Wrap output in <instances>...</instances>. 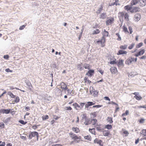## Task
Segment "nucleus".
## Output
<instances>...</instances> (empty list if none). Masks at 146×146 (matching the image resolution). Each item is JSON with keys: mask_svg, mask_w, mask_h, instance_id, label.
Segmentation results:
<instances>
[{"mask_svg": "<svg viewBox=\"0 0 146 146\" xmlns=\"http://www.w3.org/2000/svg\"><path fill=\"white\" fill-rule=\"evenodd\" d=\"M141 17V15L138 14H136L134 16V18L136 21H138L140 20Z\"/></svg>", "mask_w": 146, "mask_h": 146, "instance_id": "nucleus-16", "label": "nucleus"}, {"mask_svg": "<svg viewBox=\"0 0 146 146\" xmlns=\"http://www.w3.org/2000/svg\"><path fill=\"white\" fill-rule=\"evenodd\" d=\"M112 126L111 125H107L105 126V128H107L108 129H111Z\"/></svg>", "mask_w": 146, "mask_h": 146, "instance_id": "nucleus-29", "label": "nucleus"}, {"mask_svg": "<svg viewBox=\"0 0 146 146\" xmlns=\"http://www.w3.org/2000/svg\"><path fill=\"white\" fill-rule=\"evenodd\" d=\"M40 125H34L32 126V128L34 129H36L38 126H39Z\"/></svg>", "mask_w": 146, "mask_h": 146, "instance_id": "nucleus-50", "label": "nucleus"}, {"mask_svg": "<svg viewBox=\"0 0 146 146\" xmlns=\"http://www.w3.org/2000/svg\"><path fill=\"white\" fill-rule=\"evenodd\" d=\"M144 52L145 51L144 49H143L139 52L138 53L139 54V55H143L144 53Z\"/></svg>", "mask_w": 146, "mask_h": 146, "instance_id": "nucleus-38", "label": "nucleus"}, {"mask_svg": "<svg viewBox=\"0 0 146 146\" xmlns=\"http://www.w3.org/2000/svg\"><path fill=\"white\" fill-rule=\"evenodd\" d=\"M15 112V111L13 109H1L0 110V113H5L8 114L9 113H11L12 115H14Z\"/></svg>", "mask_w": 146, "mask_h": 146, "instance_id": "nucleus-4", "label": "nucleus"}, {"mask_svg": "<svg viewBox=\"0 0 146 146\" xmlns=\"http://www.w3.org/2000/svg\"><path fill=\"white\" fill-rule=\"evenodd\" d=\"M27 85L29 86H31L32 87V85L30 82H28L27 83Z\"/></svg>", "mask_w": 146, "mask_h": 146, "instance_id": "nucleus-61", "label": "nucleus"}, {"mask_svg": "<svg viewBox=\"0 0 146 146\" xmlns=\"http://www.w3.org/2000/svg\"><path fill=\"white\" fill-rule=\"evenodd\" d=\"M123 61L122 60H119V66H123L124 64H123Z\"/></svg>", "mask_w": 146, "mask_h": 146, "instance_id": "nucleus-33", "label": "nucleus"}, {"mask_svg": "<svg viewBox=\"0 0 146 146\" xmlns=\"http://www.w3.org/2000/svg\"><path fill=\"white\" fill-rule=\"evenodd\" d=\"M94 70H89L86 74L90 76H92L94 73Z\"/></svg>", "mask_w": 146, "mask_h": 146, "instance_id": "nucleus-14", "label": "nucleus"}, {"mask_svg": "<svg viewBox=\"0 0 146 146\" xmlns=\"http://www.w3.org/2000/svg\"><path fill=\"white\" fill-rule=\"evenodd\" d=\"M138 108H143L145 109L146 110V105L144 106H138Z\"/></svg>", "mask_w": 146, "mask_h": 146, "instance_id": "nucleus-57", "label": "nucleus"}, {"mask_svg": "<svg viewBox=\"0 0 146 146\" xmlns=\"http://www.w3.org/2000/svg\"><path fill=\"white\" fill-rule=\"evenodd\" d=\"M123 30L126 33H129V31H128L127 28L126 27H125L124 26L123 27Z\"/></svg>", "mask_w": 146, "mask_h": 146, "instance_id": "nucleus-43", "label": "nucleus"}, {"mask_svg": "<svg viewBox=\"0 0 146 146\" xmlns=\"http://www.w3.org/2000/svg\"><path fill=\"white\" fill-rule=\"evenodd\" d=\"M85 104V103L80 102V105H79L76 102H75L72 104L75 109L77 110H81L83 108L84 105Z\"/></svg>", "mask_w": 146, "mask_h": 146, "instance_id": "nucleus-3", "label": "nucleus"}, {"mask_svg": "<svg viewBox=\"0 0 146 146\" xmlns=\"http://www.w3.org/2000/svg\"><path fill=\"white\" fill-rule=\"evenodd\" d=\"M130 31V33L131 34L133 32L132 28L131 27H128Z\"/></svg>", "mask_w": 146, "mask_h": 146, "instance_id": "nucleus-55", "label": "nucleus"}, {"mask_svg": "<svg viewBox=\"0 0 146 146\" xmlns=\"http://www.w3.org/2000/svg\"><path fill=\"white\" fill-rule=\"evenodd\" d=\"M52 146H63V145L60 144H56L53 145Z\"/></svg>", "mask_w": 146, "mask_h": 146, "instance_id": "nucleus-64", "label": "nucleus"}, {"mask_svg": "<svg viewBox=\"0 0 146 146\" xmlns=\"http://www.w3.org/2000/svg\"><path fill=\"white\" fill-rule=\"evenodd\" d=\"M19 123H21V124H22L23 125H25L27 123V121H24L23 120H19Z\"/></svg>", "mask_w": 146, "mask_h": 146, "instance_id": "nucleus-36", "label": "nucleus"}, {"mask_svg": "<svg viewBox=\"0 0 146 146\" xmlns=\"http://www.w3.org/2000/svg\"><path fill=\"white\" fill-rule=\"evenodd\" d=\"M102 106V105H95L94 106H93V108H100Z\"/></svg>", "mask_w": 146, "mask_h": 146, "instance_id": "nucleus-53", "label": "nucleus"}, {"mask_svg": "<svg viewBox=\"0 0 146 146\" xmlns=\"http://www.w3.org/2000/svg\"><path fill=\"white\" fill-rule=\"evenodd\" d=\"M105 15L104 13H102L100 15V19H104L105 18Z\"/></svg>", "mask_w": 146, "mask_h": 146, "instance_id": "nucleus-47", "label": "nucleus"}, {"mask_svg": "<svg viewBox=\"0 0 146 146\" xmlns=\"http://www.w3.org/2000/svg\"><path fill=\"white\" fill-rule=\"evenodd\" d=\"M106 42V38L104 37H102L101 39L98 40L97 42V43L100 42L101 44V47H103L105 46V43Z\"/></svg>", "mask_w": 146, "mask_h": 146, "instance_id": "nucleus-9", "label": "nucleus"}, {"mask_svg": "<svg viewBox=\"0 0 146 146\" xmlns=\"http://www.w3.org/2000/svg\"><path fill=\"white\" fill-rule=\"evenodd\" d=\"M135 45V44L133 43H132L131 44V45L128 46V48L129 49H132L134 46Z\"/></svg>", "mask_w": 146, "mask_h": 146, "instance_id": "nucleus-45", "label": "nucleus"}, {"mask_svg": "<svg viewBox=\"0 0 146 146\" xmlns=\"http://www.w3.org/2000/svg\"><path fill=\"white\" fill-rule=\"evenodd\" d=\"M82 118L85 119V121L84 123L85 125H88L91 123V120L90 119L87 118L86 114L83 115Z\"/></svg>", "mask_w": 146, "mask_h": 146, "instance_id": "nucleus-7", "label": "nucleus"}, {"mask_svg": "<svg viewBox=\"0 0 146 146\" xmlns=\"http://www.w3.org/2000/svg\"><path fill=\"white\" fill-rule=\"evenodd\" d=\"M97 113V111L91 113L90 115H91L93 116V117H96V116Z\"/></svg>", "mask_w": 146, "mask_h": 146, "instance_id": "nucleus-32", "label": "nucleus"}, {"mask_svg": "<svg viewBox=\"0 0 146 146\" xmlns=\"http://www.w3.org/2000/svg\"><path fill=\"white\" fill-rule=\"evenodd\" d=\"M8 95L11 98H15V100L13 102V104H15V103H17L19 102L20 101V98L18 96H17L16 97L14 95L13 93L11 92H9L7 93Z\"/></svg>", "mask_w": 146, "mask_h": 146, "instance_id": "nucleus-5", "label": "nucleus"}, {"mask_svg": "<svg viewBox=\"0 0 146 146\" xmlns=\"http://www.w3.org/2000/svg\"><path fill=\"white\" fill-rule=\"evenodd\" d=\"M143 44V43L142 42H140L136 45V47L137 48H139L142 46Z\"/></svg>", "mask_w": 146, "mask_h": 146, "instance_id": "nucleus-42", "label": "nucleus"}, {"mask_svg": "<svg viewBox=\"0 0 146 146\" xmlns=\"http://www.w3.org/2000/svg\"><path fill=\"white\" fill-rule=\"evenodd\" d=\"M127 46L126 45H124V46H120L121 48L123 49H125L126 48Z\"/></svg>", "mask_w": 146, "mask_h": 146, "instance_id": "nucleus-48", "label": "nucleus"}, {"mask_svg": "<svg viewBox=\"0 0 146 146\" xmlns=\"http://www.w3.org/2000/svg\"><path fill=\"white\" fill-rule=\"evenodd\" d=\"M95 103H93L92 102H87V103L85 105V108H88L89 106H91L92 105H94Z\"/></svg>", "mask_w": 146, "mask_h": 146, "instance_id": "nucleus-15", "label": "nucleus"}, {"mask_svg": "<svg viewBox=\"0 0 146 146\" xmlns=\"http://www.w3.org/2000/svg\"><path fill=\"white\" fill-rule=\"evenodd\" d=\"M100 33V31L99 29H97L93 31L92 34L93 35H96L99 33Z\"/></svg>", "mask_w": 146, "mask_h": 146, "instance_id": "nucleus-22", "label": "nucleus"}, {"mask_svg": "<svg viewBox=\"0 0 146 146\" xmlns=\"http://www.w3.org/2000/svg\"><path fill=\"white\" fill-rule=\"evenodd\" d=\"M69 135L71 139L74 140L70 142L69 144L70 145L74 144V142L79 143L81 141L82 139L81 136H78L72 132L69 133Z\"/></svg>", "mask_w": 146, "mask_h": 146, "instance_id": "nucleus-1", "label": "nucleus"}, {"mask_svg": "<svg viewBox=\"0 0 146 146\" xmlns=\"http://www.w3.org/2000/svg\"><path fill=\"white\" fill-rule=\"evenodd\" d=\"M127 52L125 51H124L123 50H119V54H126L127 53Z\"/></svg>", "mask_w": 146, "mask_h": 146, "instance_id": "nucleus-34", "label": "nucleus"}, {"mask_svg": "<svg viewBox=\"0 0 146 146\" xmlns=\"http://www.w3.org/2000/svg\"><path fill=\"white\" fill-rule=\"evenodd\" d=\"M91 120V123H92L93 125L94 126L96 125L97 124V120L96 119H92Z\"/></svg>", "mask_w": 146, "mask_h": 146, "instance_id": "nucleus-21", "label": "nucleus"}, {"mask_svg": "<svg viewBox=\"0 0 146 146\" xmlns=\"http://www.w3.org/2000/svg\"><path fill=\"white\" fill-rule=\"evenodd\" d=\"M67 85L64 82H62L61 84V88L64 90H66Z\"/></svg>", "mask_w": 146, "mask_h": 146, "instance_id": "nucleus-19", "label": "nucleus"}, {"mask_svg": "<svg viewBox=\"0 0 146 146\" xmlns=\"http://www.w3.org/2000/svg\"><path fill=\"white\" fill-rule=\"evenodd\" d=\"M65 110L71 111L72 110V108L70 107H66L64 108Z\"/></svg>", "mask_w": 146, "mask_h": 146, "instance_id": "nucleus-35", "label": "nucleus"}, {"mask_svg": "<svg viewBox=\"0 0 146 146\" xmlns=\"http://www.w3.org/2000/svg\"><path fill=\"white\" fill-rule=\"evenodd\" d=\"M141 134L143 135L144 136L146 135V129H143L142 131V132L141 133Z\"/></svg>", "mask_w": 146, "mask_h": 146, "instance_id": "nucleus-39", "label": "nucleus"}, {"mask_svg": "<svg viewBox=\"0 0 146 146\" xmlns=\"http://www.w3.org/2000/svg\"><path fill=\"white\" fill-rule=\"evenodd\" d=\"M26 25H23L22 26H21L20 27L19 29L20 30H23L24 29V28L25 27Z\"/></svg>", "mask_w": 146, "mask_h": 146, "instance_id": "nucleus-49", "label": "nucleus"}, {"mask_svg": "<svg viewBox=\"0 0 146 146\" xmlns=\"http://www.w3.org/2000/svg\"><path fill=\"white\" fill-rule=\"evenodd\" d=\"M72 129L73 131L76 133H78L80 131V130L79 128L77 127H72Z\"/></svg>", "mask_w": 146, "mask_h": 146, "instance_id": "nucleus-18", "label": "nucleus"}, {"mask_svg": "<svg viewBox=\"0 0 146 146\" xmlns=\"http://www.w3.org/2000/svg\"><path fill=\"white\" fill-rule=\"evenodd\" d=\"M116 63V59H114L113 60L111 61L110 63L111 64H115Z\"/></svg>", "mask_w": 146, "mask_h": 146, "instance_id": "nucleus-44", "label": "nucleus"}, {"mask_svg": "<svg viewBox=\"0 0 146 146\" xmlns=\"http://www.w3.org/2000/svg\"><path fill=\"white\" fill-rule=\"evenodd\" d=\"M110 132L109 131H104L103 132V134L105 136H108L110 134Z\"/></svg>", "mask_w": 146, "mask_h": 146, "instance_id": "nucleus-24", "label": "nucleus"}, {"mask_svg": "<svg viewBox=\"0 0 146 146\" xmlns=\"http://www.w3.org/2000/svg\"><path fill=\"white\" fill-rule=\"evenodd\" d=\"M0 127L1 128H3L5 127V125L3 122H0Z\"/></svg>", "mask_w": 146, "mask_h": 146, "instance_id": "nucleus-46", "label": "nucleus"}, {"mask_svg": "<svg viewBox=\"0 0 146 146\" xmlns=\"http://www.w3.org/2000/svg\"><path fill=\"white\" fill-rule=\"evenodd\" d=\"M84 67L85 69H89L90 68V66L89 64H85L84 65Z\"/></svg>", "mask_w": 146, "mask_h": 146, "instance_id": "nucleus-27", "label": "nucleus"}, {"mask_svg": "<svg viewBox=\"0 0 146 146\" xmlns=\"http://www.w3.org/2000/svg\"><path fill=\"white\" fill-rule=\"evenodd\" d=\"M107 121L108 122L110 123H111L113 122L112 118L110 117H108L107 119Z\"/></svg>", "mask_w": 146, "mask_h": 146, "instance_id": "nucleus-23", "label": "nucleus"}, {"mask_svg": "<svg viewBox=\"0 0 146 146\" xmlns=\"http://www.w3.org/2000/svg\"><path fill=\"white\" fill-rule=\"evenodd\" d=\"M122 131L123 132V133L125 134V136H127L129 134V133L128 132V131L125 130L124 129H122Z\"/></svg>", "mask_w": 146, "mask_h": 146, "instance_id": "nucleus-31", "label": "nucleus"}, {"mask_svg": "<svg viewBox=\"0 0 146 146\" xmlns=\"http://www.w3.org/2000/svg\"><path fill=\"white\" fill-rule=\"evenodd\" d=\"M68 94H71L72 93V91H71L69 89L67 90Z\"/></svg>", "mask_w": 146, "mask_h": 146, "instance_id": "nucleus-63", "label": "nucleus"}, {"mask_svg": "<svg viewBox=\"0 0 146 146\" xmlns=\"http://www.w3.org/2000/svg\"><path fill=\"white\" fill-rule=\"evenodd\" d=\"M82 64H78V68H79V69L80 70H81L82 69Z\"/></svg>", "mask_w": 146, "mask_h": 146, "instance_id": "nucleus-51", "label": "nucleus"}, {"mask_svg": "<svg viewBox=\"0 0 146 146\" xmlns=\"http://www.w3.org/2000/svg\"><path fill=\"white\" fill-rule=\"evenodd\" d=\"M104 99L107 100H108L109 101H110V99L107 96H105L104 97Z\"/></svg>", "mask_w": 146, "mask_h": 146, "instance_id": "nucleus-62", "label": "nucleus"}, {"mask_svg": "<svg viewBox=\"0 0 146 146\" xmlns=\"http://www.w3.org/2000/svg\"><path fill=\"white\" fill-rule=\"evenodd\" d=\"M129 114V111H128V110H126V112H125V113H123V114H122V116H124L125 115H127L128 114Z\"/></svg>", "mask_w": 146, "mask_h": 146, "instance_id": "nucleus-52", "label": "nucleus"}, {"mask_svg": "<svg viewBox=\"0 0 146 146\" xmlns=\"http://www.w3.org/2000/svg\"><path fill=\"white\" fill-rule=\"evenodd\" d=\"M134 97L138 100H141L142 98V97L140 96H135Z\"/></svg>", "mask_w": 146, "mask_h": 146, "instance_id": "nucleus-30", "label": "nucleus"}, {"mask_svg": "<svg viewBox=\"0 0 146 146\" xmlns=\"http://www.w3.org/2000/svg\"><path fill=\"white\" fill-rule=\"evenodd\" d=\"M146 4V0H139V5L141 6H144Z\"/></svg>", "mask_w": 146, "mask_h": 146, "instance_id": "nucleus-12", "label": "nucleus"}, {"mask_svg": "<svg viewBox=\"0 0 146 146\" xmlns=\"http://www.w3.org/2000/svg\"><path fill=\"white\" fill-rule=\"evenodd\" d=\"M89 130L92 134L94 135L95 134L96 132L95 129L94 128H93L92 129H89Z\"/></svg>", "mask_w": 146, "mask_h": 146, "instance_id": "nucleus-25", "label": "nucleus"}, {"mask_svg": "<svg viewBox=\"0 0 146 146\" xmlns=\"http://www.w3.org/2000/svg\"><path fill=\"white\" fill-rule=\"evenodd\" d=\"M54 118L55 120H57L60 118V117L56 116V115H54Z\"/></svg>", "mask_w": 146, "mask_h": 146, "instance_id": "nucleus-58", "label": "nucleus"}, {"mask_svg": "<svg viewBox=\"0 0 146 146\" xmlns=\"http://www.w3.org/2000/svg\"><path fill=\"white\" fill-rule=\"evenodd\" d=\"M132 62L131 59H128L126 61L125 63L128 64H129L131 63Z\"/></svg>", "mask_w": 146, "mask_h": 146, "instance_id": "nucleus-40", "label": "nucleus"}, {"mask_svg": "<svg viewBox=\"0 0 146 146\" xmlns=\"http://www.w3.org/2000/svg\"><path fill=\"white\" fill-rule=\"evenodd\" d=\"M114 21V19L113 18H111L108 19H107L106 21V24L107 25L111 24Z\"/></svg>", "mask_w": 146, "mask_h": 146, "instance_id": "nucleus-11", "label": "nucleus"}, {"mask_svg": "<svg viewBox=\"0 0 146 146\" xmlns=\"http://www.w3.org/2000/svg\"><path fill=\"white\" fill-rule=\"evenodd\" d=\"M125 9L127 11H129L132 13H135L139 11V9L138 7H132L131 5H127L125 7Z\"/></svg>", "mask_w": 146, "mask_h": 146, "instance_id": "nucleus-2", "label": "nucleus"}, {"mask_svg": "<svg viewBox=\"0 0 146 146\" xmlns=\"http://www.w3.org/2000/svg\"><path fill=\"white\" fill-rule=\"evenodd\" d=\"M84 138L85 139H87L89 141H91L92 139V137L90 135H88L86 136H85L84 137Z\"/></svg>", "mask_w": 146, "mask_h": 146, "instance_id": "nucleus-26", "label": "nucleus"}, {"mask_svg": "<svg viewBox=\"0 0 146 146\" xmlns=\"http://www.w3.org/2000/svg\"><path fill=\"white\" fill-rule=\"evenodd\" d=\"M131 59L132 61H135V62H136V61L137 60V58H131Z\"/></svg>", "mask_w": 146, "mask_h": 146, "instance_id": "nucleus-59", "label": "nucleus"}, {"mask_svg": "<svg viewBox=\"0 0 146 146\" xmlns=\"http://www.w3.org/2000/svg\"><path fill=\"white\" fill-rule=\"evenodd\" d=\"M100 140L98 138H96L94 141V143H97Z\"/></svg>", "mask_w": 146, "mask_h": 146, "instance_id": "nucleus-54", "label": "nucleus"}, {"mask_svg": "<svg viewBox=\"0 0 146 146\" xmlns=\"http://www.w3.org/2000/svg\"><path fill=\"white\" fill-rule=\"evenodd\" d=\"M120 15L122 16V17H125V19L126 20V21H128L129 20V16L127 13H120Z\"/></svg>", "mask_w": 146, "mask_h": 146, "instance_id": "nucleus-10", "label": "nucleus"}, {"mask_svg": "<svg viewBox=\"0 0 146 146\" xmlns=\"http://www.w3.org/2000/svg\"><path fill=\"white\" fill-rule=\"evenodd\" d=\"M103 10V7L102 5L101 6V7L99 8V9L98 10L97 13H100L101 11H102Z\"/></svg>", "mask_w": 146, "mask_h": 146, "instance_id": "nucleus-41", "label": "nucleus"}, {"mask_svg": "<svg viewBox=\"0 0 146 146\" xmlns=\"http://www.w3.org/2000/svg\"><path fill=\"white\" fill-rule=\"evenodd\" d=\"M35 136H36L37 137V140H38L39 137L38 133L36 131L31 132L29 135V138L30 139H31L33 137H34Z\"/></svg>", "mask_w": 146, "mask_h": 146, "instance_id": "nucleus-6", "label": "nucleus"}, {"mask_svg": "<svg viewBox=\"0 0 146 146\" xmlns=\"http://www.w3.org/2000/svg\"><path fill=\"white\" fill-rule=\"evenodd\" d=\"M90 92L91 94H93V96L94 97L97 96L98 95V92L95 90L93 87L90 86Z\"/></svg>", "mask_w": 146, "mask_h": 146, "instance_id": "nucleus-8", "label": "nucleus"}, {"mask_svg": "<svg viewBox=\"0 0 146 146\" xmlns=\"http://www.w3.org/2000/svg\"><path fill=\"white\" fill-rule=\"evenodd\" d=\"M133 73L132 72L128 73V75L129 77L130 78H132L133 77L135 76V74H133Z\"/></svg>", "mask_w": 146, "mask_h": 146, "instance_id": "nucleus-37", "label": "nucleus"}, {"mask_svg": "<svg viewBox=\"0 0 146 146\" xmlns=\"http://www.w3.org/2000/svg\"><path fill=\"white\" fill-rule=\"evenodd\" d=\"M9 56L8 55H5L4 56L3 58H4L7 59L9 58Z\"/></svg>", "mask_w": 146, "mask_h": 146, "instance_id": "nucleus-60", "label": "nucleus"}, {"mask_svg": "<svg viewBox=\"0 0 146 146\" xmlns=\"http://www.w3.org/2000/svg\"><path fill=\"white\" fill-rule=\"evenodd\" d=\"M102 140H100L97 143V144H99L100 146H103V145L102 143Z\"/></svg>", "mask_w": 146, "mask_h": 146, "instance_id": "nucleus-56", "label": "nucleus"}, {"mask_svg": "<svg viewBox=\"0 0 146 146\" xmlns=\"http://www.w3.org/2000/svg\"><path fill=\"white\" fill-rule=\"evenodd\" d=\"M102 34L103 35L102 37H105V36H108L109 33L108 31H106L104 29V31L102 33Z\"/></svg>", "mask_w": 146, "mask_h": 146, "instance_id": "nucleus-20", "label": "nucleus"}, {"mask_svg": "<svg viewBox=\"0 0 146 146\" xmlns=\"http://www.w3.org/2000/svg\"><path fill=\"white\" fill-rule=\"evenodd\" d=\"M42 118L43 120H45L49 118V116L48 115H43L42 116Z\"/></svg>", "mask_w": 146, "mask_h": 146, "instance_id": "nucleus-28", "label": "nucleus"}, {"mask_svg": "<svg viewBox=\"0 0 146 146\" xmlns=\"http://www.w3.org/2000/svg\"><path fill=\"white\" fill-rule=\"evenodd\" d=\"M110 70L112 74H115L117 72V70L115 67H112L110 68Z\"/></svg>", "mask_w": 146, "mask_h": 146, "instance_id": "nucleus-13", "label": "nucleus"}, {"mask_svg": "<svg viewBox=\"0 0 146 146\" xmlns=\"http://www.w3.org/2000/svg\"><path fill=\"white\" fill-rule=\"evenodd\" d=\"M139 0H132L131 3V5L132 6L133 5H136L137 3L139 4Z\"/></svg>", "mask_w": 146, "mask_h": 146, "instance_id": "nucleus-17", "label": "nucleus"}]
</instances>
